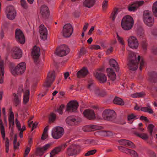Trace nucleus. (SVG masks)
I'll return each mask as SVG.
<instances>
[{
  "label": "nucleus",
  "instance_id": "64",
  "mask_svg": "<svg viewBox=\"0 0 157 157\" xmlns=\"http://www.w3.org/2000/svg\"><path fill=\"white\" fill-rule=\"evenodd\" d=\"M151 34L154 36H157V29L155 28L151 31Z\"/></svg>",
  "mask_w": 157,
  "mask_h": 157
},
{
  "label": "nucleus",
  "instance_id": "57",
  "mask_svg": "<svg viewBox=\"0 0 157 157\" xmlns=\"http://www.w3.org/2000/svg\"><path fill=\"white\" fill-rule=\"evenodd\" d=\"M136 117V116L133 113L128 115L127 116V119L128 121H130L132 119Z\"/></svg>",
  "mask_w": 157,
  "mask_h": 157
},
{
  "label": "nucleus",
  "instance_id": "15",
  "mask_svg": "<svg viewBox=\"0 0 157 157\" xmlns=\"http://www.w3.org/2000/svg\"><path fill=\"white\" fill-rule=\"evenodd\" d=\"M81 121L82 120L80 118L77 117L75 118L73 116H71L68 117L66 120L67 123L70 125L77 124Z\"/></svg>",
  "mask_w": 157,
  "mask_h": 157
},
{
  "label": "nucleus",
  "instance_id": "24",
  "mask_svg": "<svg viewBox=\"0 0 157 157\" xmlns=\"http://www.w3.org/2000/svg\"><path fill=\"white\" fill-rule=\"evenodd\" d=\"M40 13L42 17L46 18L49 15V11L48 7L45 5H42L40 9Z\"/></svg>",
  "mask_w": 157,
  "mask_h": 157
},
{
  "label": "nucleus",
  "instance_id": "52",
  "mask_svg": "<svg viewBox=\"0 0 157 157\" xmlns=\"http://www.w3.org/2000/svg\"><path fill=\"white\" fill-rule=\"evenodd\" d=\"M142 47L144 51L147 50V43L145 40H143L141 43Z\"/></svg>",
  "mask_w": 157,
  "mask_h": 157
},
{
  "label": "nucleus",
  "instance_id": "30",
  "mask_svg": "<svg viewBox=\"0 0 157 157\" xmlns=\"http://www.w3.org/2000/svg\"><path fill=\"white\" fill-rule=\"evenodd\" d=\"M113 103L116 105L121 106L124 105V102L123 100L121 98L116 96L113 100Z\"/></svg>",
  "mask_w": 157,
  "mask_h": 157
},
{
  "label": "nucleus",
  "instance_id": "8",
  "mask_svg": "<svg viewBox=\"0 0 157 157\" xmlns=\"http://www.w3.org/2000/svg\"><path fill=\"white\" fill-rule=\"evenodd\" d=\"M64 132V130L62 127H56L53 128L52 135L54 139H58L63 136Z\"/></svg>",
  "mask_w": 157,
  "mask_h": 157
},
{
  "label": "nucleus",
  "instance_id": "37",
  "mask_svg": "<svg viewBox=\"0 0 157 157\" xmlns=\"http://www.w3.org/2000/svg\"><path fill=\"white\" fill-rule=\"evenodd\" d=\"M118 9L115 8L111 14L110 18H112V20L113 21H115L116 17L118 13Z\"/></svg>",
  "mask_w": 157,
  "mask_h": 157
},
{
  "label": "nucleus",
  "instance_id": "55",
  "mask_svg": "<svg viewBox=\"0 0 157 157\" xmlns=\"http://www.w3.org/2000/svg\"><path fill=\"white\" fill-rule=\"evenodd\" d=\"M117 38L118 41L119 42V43L121 44L122 45L124 44V42L123 38L120 36L118 35L117 33Z\"/></svg>",
  "mask_w": 157,
  "mask_h": 157
},
{
  "label": "nucleus",
  "instance_id": "9",
  "mask_svg": "<svg viewBox=\"0 0 157 157\" xmlns=\"http://www.w3.org/2000/svg\"><path fill=\"white\" fill-rule=\"evenodd\" d=\"M55 78V72L50 71L48 74L46 80L43 84L44 87H49L51 86Z\"/></svg>",
  "mask_w": 157,
  "mask_h": 157
},
{
  "label": "nucleus",
  "instance_id": "45",
  "mask_svg": "<svg viewBox=\"0 0 157 157\" xmlns=\"http://www.w3.org/2000/svg\"><path fill=\"white\" fill-rule=\"evenodd\" d=\"M152 11L154 16L157 17V6L155 3L152 6Z\"/></svg>",
  "mask_w": 157,
  "mask_h": 157
},
{
  "label": "nucleus",
  "instance_id": "6",
  "mask_svg": "<svg viewBox=\"0 0 157 157\" xmlns=\"http://www.w3.org/2000/svg\"><path fill=\"white\" fill-rule=\"evenodd\" d=\"M70 50L65 45H61L56 48L55 53L57 56L62 57L67 55L70 52Z\"/></svg>",
  "mask_w": 157,
  "mask_h": 157
},
{
  "label": "nucleus",
  "instance_id": "11",
  "mask_svg": "<svg viewBox=\"0 0 157 157\" xmlns=\"http://www.w3.org/2000/svg\"><path fill=\"white\" fill-rule=\"evenodd\" d=\"M15 38L17 41L21 44H24L25 41V37L23 32L19 29L15 31Z\"/></svg>",
  "mask_w": 157,
  "mask_h": 157
},
{
  "label": "nucleus",
  "instance_id": "51",
  "mask_svg": "<svg viewBox=\"0 0 157 157\" xmlns=\"http://www.w3.org/2000/svg\"><path fill=\"white\" fill-rule=\"evenodd\" d=\"M87 52L86 50V49L83 48H82L80 51L79 53V56L80 57L82 56H83L86 54Z\"/></svg>",
  "mask_w": 157,
  "mask_h": 157
},
{
  "label": "nucleus",
  "instance_id": "42",
  "mask_svg": "<svg viewBox=\"0 0 157 157\" xmlns=\"http://www.w3.org/2000/svg\"><path fill=\"white\" fill-rule=\"evenodd\" d=\"M56 118V115L53 112L50 113L49 117V120L50 121L53 122Z\"/></svg>",
  "mask_w": 157,
  "mask_h": 157
},
{
  "label": "nucleus",
  "instance_id": "36",
  "mask_svg": "<svg viewBox=\"0 0 157 157\" xmlns=\"http://www.w3.org/2000/svg\"><path fill=\"white\" fill-rule=\"evenodd\" d=\"M89 107L92 108H98L99 107L98 106L95 105L89 106L87 103H85L83 101H81L80 104V108H86Z\"/></svg>",
  "mask_w": 157,
  "mask_h": 157
},
{
  "label": "nucleus",
  "instance_id": "10",
  "mask_svg": "<svg viewBox=\"0 0 157 157\" xmlns=\"http://www.w3.org/2000/svg\"><path fill=\"white\" fill-rule=\"evenodd\" d=\"M73 31V29L70 23L66 24L63 27V35L65 37H69L71 36Z\"/></svg>",
  "mask_w": 157,
  "mask_h": 157
},
{
  "label": "nucleus",
  "instance_id": "20",
  "mask_svg": "<svg viewBox=\"0 0 157 157\" xmlns=\"http://www.w3.org/2000/svg\"><path fill=\"white\" fill-rule=\"evenodd\" d=\"M101 129V127L94 125H89L83 127L82 130L85 132H89L99 130Z\"/></svg>",
  "mask_w": 157,
  "mask_h": 157
},
{
  "label": "nucleus",
  "instance_id": "61",
  "mask_svg": "<svg viewBox=\"0 0 157 157\" xmlns=\"http://www.w3.org/2000/svg\"><path fill=\"white\" fill-rule=\"evenodd\" d=\"M16 15H11V14H7V17L10 20L14 19Z\"/></svg>",
  "mask_w": 157,
  "mask_h": 157
},
{
  "label": "nucleus",
  "instance_id": "23",
  "mask_svg": "<svg viewBox=\"0 0 157 157\" xmlns=\"http://www.w3.org/2000/svg\"><path fill=\"white\" fill-rule=\"evenodd\" d=\"M120 144L124 146H128L132 148H134L136 147L134 144L130 140L125 139H121L118 141Z\"/></svg>",
  "mask_w": 157,
  "mask_h": 157
},
{
  "label": "nucleus",
  "instance_id": "3",
  "mask_svg": "<svg viewBox=\"0 0 157 157\" xmlns=\"http://www.w3.org/2000/svg\"><path fill=\"white\" fill-rule=\"evenodd\" d=\"M128 59V62L127 65L129 69L132 71L136 70L138 67V64L137 62L136 55L134 52H130Z\"/></svg>",
  "mask_w": 157,
  "mask_h": 157
},
{
  "label": "nucleus",
  "instance_id": "62",
  "mask_svg": "<svg viewBox=\"0 0 157 157\" xmlns=\"http://www.w3.org/2000/svg\"><path fill=\"white\" fill-rule=\"evenodd\" d=\"M95 93L98 95H99V94L101 92V91L99 90V89L97 87H96L94 90Z\"/></svg>",
  "mask_w": 157,
  "mask_h": 157
},
{
  "label": "nucleus",
  "instance_id": "48",
  "mask_svg": "<svg viewBox=\"0 0 157 157\" xmlns=\"http://www.w3.org/2000/svg\"><path fill=\"white\" fill-rule=\"evenodd\" d=\"M97 152V150L96 149H94L88 151L86 153L85 155V156H89L90 155H94Z\"/></svg>",
  "mask_w": 157,
  "mask_h": 157
},
{
  "label": "nucleus",
  "instance_id": "12",
  "mask_svg": "<svg viewBox=\"0 0 157 157\" xmlns=\"http://www.w3.org/2000/svg\"><path fill=\"white\" fill-rule=\"evenodd\" d=\"M40 48L35 46L33 49L32 52V55L33 56V58L34 59V63L36 64H37L39 62V58L40 56Z\"/></svg>",
  "mask_w": 157,
  "mask_h": 157
},
{
  "label": "nucleus",
  "instance_id": "1",
  "mask_svg": "<svg viewBox=\"0 0 157 157\" xmlns=\"http://www.w3.org/2000/svg\"><path fill=\"white\" fill-rule=\"evenodd\" d=\"M121 26L124 30H129L132 29L134 25V20L129 15L124 17L121 21Z\"/></svg>",
  "mask_w": 157,
  "mask_h": 157
},
{
  "label": "nucleus",
  "instance_id": "38",
  "mask_svg": "<svg viewBox=\"0 0 157 157\" xmlns=\"http://www.w3.org/2000/svg\"><path fill=\"white\" fill-rule=\"evenodd\" d=\"M129 154L132 157H138V155L135 151L129 149L128 154Z\"/></svg>",
  "mask_w": 157,
  "mask_h": 157
},
{
  "label": "nucleus",
  "instance_id": "28",
  "mask_svg": "<svg viewBox=\"0 0 157 157\" xmlns=\"http://www.w3.org/2000/svg\"><path fill=\"white\" fill-rule=\"evenodd\" d=\"M108 76L110 79L113 81L116 78V75L115 72L111 68H107L106 69Z\"/></svg>",
  "mask_w": 157,
  "mask_h": 157
},
{
  "label": "nucleus",
  "instance_id": "34",
  "mask_svg": "<svg viewBox=\"0 0 157 157\" xmlns=\"http://www.w3.org/2000/svg\"><path fill=\"white\" fill-rule=\"evenodd\" d=\"M7 14H11L16 15V12L14 10V7L12 6H9L6 8V10Z\"/></svg>",
  "mask_w": 157,
  "mask_h": 157
},
{
  "label": "nucleus",
  "instance_id": "5",
  "mask_svg": "<svg viewBox=\"0 0 157 157\" xmlns=\"http://www.w3.org/2000/svg\"><path fill=\"white\" fill-rule=\"evenodd\" d=\"M26 68V64L24 62H21L15 67H12L10 71L12 74L14 75H21L25 71Z\"/></svg>",
  "mask_w": 157,
  "mask_h": 157
},
{
  "label": "nucleus",
  "instance_id": "32",
  "mask_svg": "<svg viewBox=\"0 0 157 157\" xmlns=\"http://www.w3.org/2000/svg\"><path fill=\"white\" fill-rule=\"evenodd\" d=\"M109 63L110 66L115 69L116 71L117 72L119 71V67L118 63L115 59H110Z\"/></svg>",
  "mask_w": 157,
  "mask_h": 157
},
{
  "label": "nucleus",
  "instance_id": "29",
  "mask_svg": "<svg viewBox=\"0 0 157 157\" xmlns=\"http://www.w3.org/2000/svg\"><path fill=\"white\" fill-rule=\"evenodd\" d=\"M95 2V0H85L83 2V6L85 7L90 8L94 5Z\"/></svg>",
  "mask_w": 157,
  "mask_h": 157
},
{
  "label": "nucleus",
  "instance_id": "26",
  "mask_svg": "<svg viewBox=\"0 0 157 157\" xmlns=\"http://www.w3.org/2000/svg\"><path fill=\"white\" fill-rule=\"evenodd\" d=\"M50 144H48L42 147H38L36 149L37 152L38 153L42 155L50 147Z\"/></svg>",
  "mask_w": 157,
  "mask_h": 157
},
{
  "label": "nucleus",
  "instance_id": "47",
  "mask_svg": "<svg viewBox=\"0 0 157 157\" xmlns=\"http://www.w3.org/2000/svg\"><path fill=\"white\" fill-rule=\"evenodd\" d=\"M141 110L145 112H147L150 114H154V112L152 109H141Z\"/></svg>",
  "mask_w": 157,
  "mask_h": 157
},
{
  "label": "nucleus",
  "instance_id": "25",
  "mask_svg": "<svg viewBox=\"0 0 157 157\" xmlns=\"http://www.w3.org/2000/svg\"><path fill=\"white\" fill-rule=\"evenodd\" d=\"M79 103L76 100H71L67 104L66 108H78Z\"/></svg>",
  "mask_w": 157,
  "mask_h": 157
},
{
  "label": "nucleus",
  "instance_id": "4",
  "mask_svg": "<svg viewBox=\"0 0 157 157\" xmlns=\"http://www.w3.org/2000/svg\"><path fill=\"white\" fill-rule=\"evenodd\" d=\"M143 18L144 22L147 26L151 27L153 25L154 19L150 11L148 10L144 11Z\"/></svg>",
  "mask_w": 157,
  "mask_h": 157
},
{
  "label": "nucleus",
  "instance_id": "7",
  "mask_svg": "<svg viewBox=\"0 0 157 157\" xmlns=\"http://www.w3.org/2000/svg\"><path fill=\"white\" fill-rule=\"evenodd\" d=\"M116 116V113L115 111L110 109H106L102 113L103 118L106 120L109 121L114 118Z\"/></svg>",
  "mask_w": 157,
  "mask_h": 157
},
{
  "label": "nucleus",
  "instance_id": "16",
  "mask_svg": "<svg viewBox=\"0 0 157 157\" xmlns=\"http://www.w3.org/2000/svg\"><path fill=\"white\" fill-rule=\"evenodd\" d=\"M128 46L131 48L136 49L138 47V42L136 37L132 36L128 40Z\"/></svg>",
  "mask_w": 157,
  "mask_h": 157
},
{
  "label": "nucleus",
  "instance_id": "43",
  "mask_svg": "<svg viewBox=\"0 0 157 157\" xmlns=\"http://www.w3.org/2000/svg\"><path fill=\"white\" fill-rule=\"evenodd\" d=\"M118 148L119 150L121 151L124 153L128 154V152L129 149L128 148L120 146H118Z\"/></svg>",
  "mask_w": 157,
  "mask_h": 157
},
{
  "label": "nucleus",
  "instance_id": "39",
  "mask_svg": "<svg viewBox=\"0 0 157 157\" xmlns=\"http://www.w3.org/2000/svg\"><path fill=\"white\" fill-rule=\"evenodd\" d=\"M137 8V6L134 4V2L131 4L129 5L128 7V10L130 11H134Z\"/></svg>",
  "mask_w": 157,
  "mask_h": 157
},
{
  "label": "nucleus",
  "instance_id": "17",
  "mask_svg": "<svg viewBox=\"0 0 157 157\" xmlns=\"http://www.w3.org/2000/svg\"><path fill=\"white\" fill-rule=\"evenodd\" d=\"M39 30L41 38L44 40H46L48 35V31L44 25L41 24L39 26Z\"/></svg>",
  "mask_w": 157,
  "mask_h": 157
},
{
  "label": "nucleus",
  "instance_id": "44",
  "mask_svg": "<svg viewBox=\"0 0 157 157\" xmlns=\"http://www.w3.org/2000/svg\"><path fill=\"white\" fill-rule=\"evenodd\" d=\"M87 87L88 89H89L90 90H91L92 91L93 90H94L96 88L95 87L93 82H88Z\"/></svg>",
  "mask_w": 157,
  "mask_h": 157
},
{
  "label": "nucleus",
  "instance_id": "18",
  "mask_svg": "<svg viewBox=\"0 0 157 157\" xmlns=\"http://www.w3.org/2000/svg\"><path fill=\"white\" fill-rule=\"evenodd\" d=\"M12 56L15 59H19L22 56V52L18 47L13 48L12 50Z\"/></svg>",
  "mask_w": 157,
  "mask_h": 157
},
{
  "label": "nucleus",
  "instance_id": "49",
  "mask_svg": "<svg viewBox=\"0 0 157 157\" xmlns=\"http://www.w3.org/2000/svg\"><path fill=\"white\" fill-rule=\"evenodd\" d=\"M77 109H65V113H68L72 112H76Z\"/></svg>",
  "mask_w": 157,
  "mask_h": 157
},
{
  "label": "nucleus",
  "instance_id": "58",
  "mask_svg": "<svg viewBox=\"0 0 157 157\" xmlns=\"http://www.w3.org/2000/svg\"><path fill=\"white\" fill-rule=\"evenodd\" d=\"M30 150V148L29 147H27L25 149L24 154V157H26L27 156L29 153Z\"/></svg>",
  "mask_w": 157,
  "mask_h": 157
},
{
  "label": "nucleus",
  "instance_id": "41",
  "mask_svg": "<svg viewBox=\"0 0 157 157\" xmlns=\"http://www.w3.org/2000/svg\"><path fill=\"white\" fill-rule=\"evenodd\" d=\"M144 94L142 92L136 93L131 95V97L133 98H141L143 97Z\"/></svg>",
  "mask_w": 157,
  "mask_h": 157
},
{
  "label": "nucleus",
  "instance_id": "19",
  "mask_svg": "<svg viewBox=\"0 0 157 157\" xmlns=\"http://www.w3.org/2000/svg\"><path fill=\"white\" fill-rule=\"evenodd\" d=\"M13 103L15 107H17L21 103V94L20 92H18L16 94L15 93H13Z\"/></svg>",
  "mask_w": 157,
  "mask_h": 157
},
{
  "label": "nucleus",
  "instance_id": "21",
  "mask_svg": "<svg viewBox=\"0 0 157 157\" xmlns=\"http://www.w3.org/2000/svg\"><path fill=\"white\" fill-rule=\"evenodd\" d=\"M4 72V61L0 56V83H2L3 82Z\"/></svg>",
  "mask_w": 157,
  "mask_h": 157
},
{
  "label": "nucleus",
  "instance_id": "56",
  "mask_svg": "<svg viewBox=\"0 0 157 157\" xmlns=\"http://www.w3.org/2000/svg\"><path fill=\"white\" fill-rule=\"evenodd\" d=\"M65 109H56L55 110L59 114L62 115L63 113H65Z\"/></svg>",
  "mask_w": 157,
  "mask_h": 157
},
{
  "label": "nucleus",
  "instance_id": "13",
  "mask_svg": "<svg viewBox=\"0 0 157 157\" xmlns=\"http://www.w3.org/2000/svg\"><path fill=\"white\" fill-rule=\"evenodd\" d=\"M67 146V143H65L56 147L51 152L50 157H53L56 154H58L59 152L64 150Z\"/></svg>",
  "mask_w": 157,
  "mask_h": 157
},
{
  "label": "nucleus",
  "instance_id": "35",
  "mask_svg": "<svg viewBox=\"0 0 157 157\" xmlns=\"http://www.w3.org/2000/svg\"><path fill=\"white\" fill-rule=\"evenodd\" d=\"M29 98V90H27L25 92L23 97V103L26 104L28 101Z\"/></svg>",
  "mask_w": 157,
  "mask_h": 157
},
{
  "label": "nucleus",
  "instance_id": "27",
  "mask_svg": "<svg viewBox=\"0 0 157 157\" xmlns=\"http://www.w3.org/2000/svg\"><path fill=\"white\" fill-rule=\"evenodd\" d=\"M88 73L87 68L83 67L82 69L79 71L77 73V76L78 78L84 77Z\"/></svg>",
  "mask_w": 157,
  "mask_h": 157
},
{
  "label": "nucleus",
  "instance_id": "50",
  "mask_svg": "<svg viewBox=\"0 0 157 157\" xmlns=\"http://www.w3.org/2000/svg\"><path fill=\"white\" fill-rule=\"evenodd\" d=\"M144 3V2L143 1H136L134 2V4H135V5H136V6H137V8L142 6Z\"/></svg>",
  "mask_w": 157,
  "mask_h": 157
},
{
  "label": "nucleus",
  "instance_id": "14",
  "mask_svg": "<svg viewBox=\"0 0 157 157\" xmlns=\"http://www.w3.org/2000/svg\"><path fill=\"white\" fill-rule=\"evenodd\" d=\"M83 114L85 117L90 120H93L95 118L94 111L90 109H85L83 112Z\"/></svg>",
  "mask_w": 157,
  "mask_h": 157
},
{
  "label": "nucleus",
  "instance_id": "31",
  "mask_svg": "<svg viewBox=\"0 0 157 157\" xmlns=\"http://www.w3.org/2000/svg\"><path fill=\"white\" fill-rule=\"evenodd\" d=\"M8 120L9 121V128H10L11 126H13L14 124V114L12 111L11 109L10 110V114Z\"/></svg>",
  "mask_w": 157,
  "mask_h": 157
},
{
  "label": "nucleus",
  "instance_id": "59",
  "mask_svg": "<svg viewBox=\"0 0 157 157\" xmlns=\"http://www.w3.org/2000/svg\"><path fill=\"white\" fill-rule=\"evenodd\" d=\"M90 48L91 49L97 50L100 49L101 48V47L99 45H92L90 46Z\"/></svg>",
  "mask_w": 157,
  "mask_h": 157
},
{
  "label": "nucleus",
  "instance_id": "2",
  "mask_svg": "<svg viewBox=\"0 0 157 157\" xmlns=\"http://www.w3.org/2000/svg\"><path fill=\"white\" fill-rule=\"evenodd\" d=\"M81 151V147L78 145L72 144L67 149L65 154L67 156H76Z\"/></svg>",
  "mask_w": 157,
  "mask_h": 157
},
{
  "label": "nucleus",
  "instance_id": "53",
  "mask_svg": "<svg viewBox=\"0 0 157 157\" xmlns=\"http://www.w3.org/2000/svg\"><path fill=\"white\" fill-rule=\"evenodd\" d=\"M154 128V126L152 124H150L149 125V126L147 128L148 131L149 132L150 134L151 135L153 129Z\"/></svg>",
  "mask_w": 157,
  "mask_h": 157
},
{
  "label": "nucleus",
  "instance_id": "46",
  "mask_svg": "<svg viewBox=\"0 0 157 157\" xmlns=\"http://www.w3.org/2000/svg\"><path fill=\"white\" fill-rule=\"evenodd\" d=\"M21 4L22 7L25 9L28 8V5L25 0H21Z\"/></svg>",
  "mask_w": 157,
  "mask_h": 157
},
{
  "label": "nucleus",
  "instance_id": "60",
  "mask_svg": "<svg viewBox=\"0 0 157 157\" xmlns=\"http://www.w3.org/2000/svg\"><path fill=\"white\" fill-rule=\"evenodd\" d=\"M144 62L143 59H142L140 63V71L142 70V68L144 67Z\"/></svg>",
  "mask_w": 157,
  "mask_h": 157
},
{
  "label": "nucleus",
  "instance_id": "33",
  "mask_svg": "<svg viewBox=\"0 0 157 157\" xmlns=\"http://www.w3.org/2000/svg\"><path fill=\"white\" fill-rule=\"evenodd\" d=\"M149 76V80L150 82L153 83L157 82V73L152 72L150 73Z\"/></svg>",
  "mask_w": 157,
  "mask_h": 157
},
{
  "label": "nucleus",
  "instance_id": "63",
  "mask_svg": "<svg viewBox=\"0 0 157 157\" xmlns=\"http://www.w3.org/2000/svg\"><path fill=\"white\" fill-rule=\"evenodd\" d=\"M106 92L105 91L102 90L101 91L98 96H100L102 97H104L106 95Z\"/></svg>",
  "mask_w": 157,
  "mask_h": 157
},
{
  "label": "nucleus",
  "instance_id": "40",
  "mask_svg": "<svg viewBox=\"0 0 157 157\" xmlns=\"http://www.w3.org/2000/svg\"><path fill=\"white\" fill-rule=\"evenodd\" d=\"M136 135L138 136L144 140H147L148 138V136L146 133H142L140 134L137 133H136Z\"/></svg>",
  "mask_w": 157,
  "mask_h": 157
},
{
  "label": "nucleus",
  "instance_id": "54",
  "mask_svg": "<svg viewBox=\"0 0 157 157\" xmlns=\"http://www.w3.org/2000/svg\"><path fill=\"white\" fill-rule=\"evenodd\" d=\"M108 0H104L102 3V9L103 10H105L107 8Z\"/></svg>",
  "mask_w": 157,
  "mask_h": 157
},
{
  "label": "nucleus",
  "instance_id": "22",
  "mask_svg": "<svg viewBox=\"0 0 157 157\" xmlns=\"http://www.w3.org/2000/svg\"><path fill=\"white\" fill-rule=\"evenodd\" d=\"M94 75L101 83H104L106 82L107 77L103 73L97 72Z\"/></svg>",
  "mask_w": 157,
  "mask_h": 157
}]
</instances>
